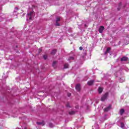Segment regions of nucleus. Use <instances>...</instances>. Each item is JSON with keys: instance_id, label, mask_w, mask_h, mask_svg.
Here are the masks:
<instances>
[{"instance_id": "nucleus-8", "label": "nucleus", "mask_w": 129, "mask_h": 129, "mask_svg": "<svg viewBox=\"0 0 129 129\" xmlns=\"http://www.w3.org/2000/svg\"><path fill=\"white\" fill-rule=\"evenodd\" d=\"M37 123L38 125H42V126L45 125V122L44 121H42V122H37Z\"/></svg>"}, {"instance_id": "nucleus-26", "label": "nucleus", "mask_w": 129, "mask_h": 129, "mask_svg": "<svg viewBox=\"0 0 129 129\" xmlns=\"http://www.w3.org/2000/svg\"><path fill=\"white\" fill-rule=\"evenodd\" d=\"M68 95L69 97H70V96H71V93H68Z\"/></svg>"}, {"instance_id": "nucleus-1", "label": "nucleus", "mask_w": 129, "mask_h": 129, "mask_svg": "<svg viewBox=\"0 0 129 129\" xmlns=\"http://www.w3.org/2000/svg\"><path fill=\"white\" fill-rule=\"evenodd\" d=\"M34 14V12H30L29 13L27 14V20H30V21H33V15Z\"/></svg>"}, {"instance_id": "nucleus-6", "label": "nucleus", "mask_w": 129, "mask_h": 129, "mask_svg": "<svg viewBox=\"0 0 129 129\" xmlns=\"http://www.w3.org/2000/svg\"><path fill=\"white\" fill-rule=\"evenodd\" d=\"M93 83H94V80H91L87 82V85L89 86H91V85H93Z\"/></svg>"}, {"instance_id": "nucleus-25", "label": "nucleus", "mask_w": 129, "mask_h": 129, "mask_svg": "<svg viewBox=\"0 0 129 129\" xmlns=\"http://www.w3.org/2000/svg\"><path fill=\"white\" fill-rule=\"evenodd\" d=\"M41 52H42V49H41V48H39V53H41Z\"/></svg>"}, {"instance_id": "nucleus-10", "label": "nucleus", "mask_w": 129, "mask_h": 129, "mask_svg": "<svg viewBox=\"0 0 129 129\" xmlns=\"http://www.w3.org/2000/svg\"><path fill=\"white\" fill-rule=\"evenodd\" d=\"M124 112V109L122 108L120 110L119 113L120 115H122Z\"/></svg>"}, {"instance_id": "nucleus-16", "label": "nucleus", "mask_w": 129, "mask_h": 129, "mask_svg": "<svg viewBox=\"0 0 129 129\" xmlns=\"http://www.w3.org/2000/svg\"><path fill=\"white\" fill-rule=\"evenodd\" d=\"M119 8H117L118 11H120V7H121V3H119Z\"/></svg>"}, {"instance_id": "nucleus-3", "label": "nucleus", "mask_w": 129, "mask_h": 129, "mask_svg": "<svg viewBox=\"0 0 129 129\" xmlns=\"http://www.w3.org/2000/svg\"><path fill=\"white\" fill-rule=\"evenodd\" d=\"M104 30V26H100V27L99 28V30H98V32L99 33H100V34H102V33H103V31Z\"/></svg>"}, {"instance_id": "nucleus-15", "label": "nucleus", "mask_w": 129, "mask_h": 129, "mask_svg": "<svg viewBox=\"0 0 129 129\" xmlns=\"http://www.w3.org/2000/svg\"><path fill=\"white\" fill-rule=\"evenodd\" d=\"M69 114H75V111H72L69 112Z\"/></svg>"}, {"instance_id": "nucleus-22", "label": "nucleus", "mask_w": 129, "mask_h": 129, "mask_svg": "<svg viewBox=\"0 0 129 129\" xmlns=\"http://www.w3.org/2000/svg\"><path fill=\"white\" fill-rule=\"evenodd\" d=\"M68 60H74V58L73 57H70Z\"/></svg>"}, {"instance_id": "nucleus-2", "label": "nucleus", "mask_w": 129, "mask_h": 129, "mask_svg": "<svg viewBox=\"0 0 129 129\" xmlns=\"http://www.w3.org/2000/svg\"><path fill=\"white\" fill-rule=\"evenodd\" d=\"M108 97V92H106L101 98V101H105Z\"/></svg>"}, {"instance_id": "nucleus-27", "label": "nucleus", "mask_w": 129, "mask_h": 129, "mask_svg": "<svg viewBox=\"0 0 129 129\" xmlns=\"http://www.w3.org/2000/svg\"><path fill=\"white\" fill-rule=\"evenodd\" d=\"M15 10L19 11V8L18 7H15Z\"/></svg>"}, {"instance_id": "nucleus-23", "label": "nucleus", "mask_w": 129, "mask_h": 129, "mask_svg": "<svg viewBox=\"0 0 129 129\" xmlns=\"http://www.w3.org/2000/svg\"><path fill=\"white\" fill-rule=\"evenodd\" d=\"M124 126V124L123 123L121 122V127H123Z\"/></svg>"}, {"instance_id": "nucleus-19", "label": "nucleus", "mask_w": 129, "mask_h": 129, "mask_svg": "<svg viewBox=\"0 0 129 129\" xmlns=\"http://www.w3.org/2000/svg\"><path fill=\"white\" fill-rule=\"evenodd\" d=\"M43 58L44 60H46L47 58H48V56H47V55H43Z\"/></svg>"}, {"instance_id": "nucleus-21", "label": "nucleus", "mask_w": 129, "mask_h": 129, "mask_svg": "<svg viewBox=\"0 0 129 129\" xmlns=\"http://www.w3.org/2000/svg\"><path fill=\"white\" fill-rule=\"evenodd\" d=\"M50 127H53V123H49V124Z\"/></svg>"}, {"instance_id": "nucleus-4", "label": "nucleus", "mask_w": 129, "mask_h": 129, "mask_svg": "<svg viewBox=\"0 0 129 129\" xmlns=\"http://www.w3.org/2000/svg\"><path fill=\"white\" fill-rule=\"evenodd\" d=\"M110 109H111V105L110 104L108 107L104 109V112H107V111H109Z\"/></svg>"}, {"instance_id": "nucleus-14", "label": "nucleus", "mask_w": 129, "mask_h": 129, "mask_svg": "<svg viewBox=\"0 0 129 129\" xmlns=\"http://www.w3.org/2000/svg\"><path fill=\"white\" fill-rule=\"evenodd\" d=\"M69 67V64L68 63H66L64 65V68H65L66 69L68 68Z\"/></svg>"}, {"instance_id": "nucleus-9", "label": "nucleus", "mask_w": 129, "mask_h": 129, "mask_svg": "<svg viewBox=\"0 0 129 129\" xmlns=\"http://www.w3.org/2000/svg\"><path fill=\"white\" fill-rule=\"evenodd\" d=\"M98 91L99 94L102 93V91H103V89L101 87H99L98 89Z\"/></svg>"}, {"instance_id": "nucleus-18", "label": "nucleus", "mask_w": 129, "mask_h": 129, "mask_svg": "<svg viewBox=\"0 0 129 129\" xmlns=\"http://www.w3.org/2000/svg\"><path fill=\"white\" fill-rule=\"evenodd\" d=\"M55 26L59 27V26H60V23H59L58 22L56 21Z\"/></svg>"}, {"instance_id": "nucleus-24", "label": "nucleus", "mask_w": 129, "mask_h": 129, "mask_svg": "<svg viewBox=\"0 0 129 129\" xmlns=\"http://www.w3.org/2000/svg\"><path fill=\"white\" fill-rule=\"evenodd\" d=\"M79 50H80L81 51L82 50H83V47H82V46H80V47H79Z\"/></svg>"}, {"instance_id": "nucleus-11", "label": "nucleus", "mask_w": 129, "mask_h": 129, "mask_svg": "<svg viewBox=\"0 0 129 129\" xmlns=\"http://www.w3.org/2000/svg\"><path fill=\"white\" fill-rule=\"evenodd\" d=\"M110 50H111V48L110 47L107 48V49L105 52V54H107V53H109V51H110Z\"/></svg>"}, {"instance_id": "nucleus-7", "label": "nucleus", "mask_w": 129, "mask_h": 129, "mask_svg": "<svg viewBox=\"0 0 129 129\" xmlns=\"http://www.w3.org/2000/svg\"><path fill=\"white\" fill-rule=\"evenodd\" d=\"M128 60V58L126 56H123L122 58H120V61L122 62L123 61H127Z\"/></svg>"}, {"instance_id": "nucleus-13", "label": "nucleus", "mask_w": 129, "mask_h": 129, "mask_svg": "<svg viewBox=\"0 0 129 129\" xmlns=\"http://www.w3.org/2000/svg\"><path fill=\"white\" fill-rule=\"evenodd\" d=\"M56 64H57V61H53V62L52 63V67H53V68H56Z\"/></svg>"}, {"instance_id": "nucleus-20", "label": "nucleus", "mask_w": 129, "mask_h": 129, "mask_svg": "<svg viewBox=\"0 0 129 129\" xmlns=\"http://www.w3.org/2000/svg\"><path fill=\"white\" fill-rule=\"evenodd\" d=\"M66 106H67V107H70V104L69 103H68L66 104Z\"/></svg>"}, {"instance_id": "nucleus-17", "label": "nucleus", "mask_w": 129, "mask_h": 129, "mask_svg": "<svg viewBox=\"0 0 129 129\" xmlns=\"http://www.w3.org/2000/svg\"><path fill=\"white\" fill-rule=\"evenodd\" d=\"M60 20L61 19H60V17H57L56 22H60Z\"/></svg>"}, {"instance_id": "nucleus-12", "label": "nucleus", "mask_w": 129, "mask_h": 129, "mask_svg": "<svg viewBox=\"0 0 129 129\" xmlns=\"http://www.w3.org/2000/svg\"><path fill=\"white\" fill-rule=\"evenodd\" d=\"M57 53V50L56 49H53L51 52V55H55Z\"/></svg>"}, {"instance_id": "nucleus-5", "label": "nucleus", "mask_w": 129, "mask_h": 129, "mask_svg": "<svg viewBox=\"0 0 129 129\" xmlns=\"http://www.w3.org/2000/svg\"><path fill=\"white\" fill-rule=\"evenodd\" d=\"M75 89H76L77 91H78V92H80V90H81V88L80 87V84H78L76 85Z\"/></svg>"}]
</instances>
